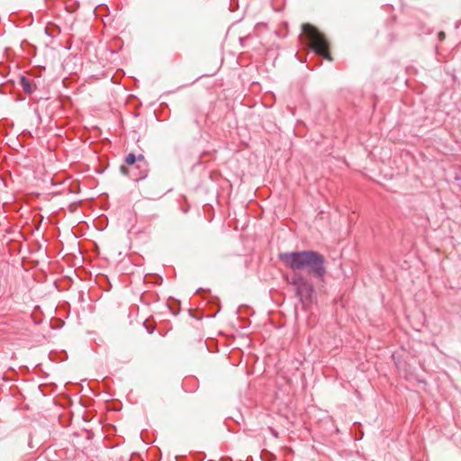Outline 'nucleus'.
Instances as JSON below:
<instances>
[{
	"label": "nucleus",
	"mask_w": 461,
	"mask_h": 461,
	"mask_svg": "<svg viewBox=\"0 0 461 461\" xmlns=\"http://www.w3.org/2000/svg\"><path fill=\"white\" fill-rule=\"evenodd\" d=\"M286 281L295 287L296 294L302 302L312 300L314 293L313 285L300 274H294L291 277H286Z\"/></svg>",
	"instance_id": "obj_3"
},
{
	"label": "nucleus",
	"mask_w": 461,
	"mask_h": 461,
	"mask_svg": "<svg viewBox=\"0 0 461 461\" xmlns=\"http://www.w3.org/2000/svg\"><path fill=\"white\" fill-rule=\"evenodd\" d=\"M303 32L310 41L311 48L319 55L330 60L329 43L324 35L311 24H303Z\"/></svg>",
	"instance_id": "obj_2"
},
{
	"label": "nucleus",
	"mask_w": 461,
	"mask_h": 461,
	"mask_svg": "<svg viewBox=\"0 0 461 461\" xmlns=\"http://www.w3.org/2000/svg\"><path fill=\"white\" fill-rule=\"evenodd\" d=\"M438 37L440 40H443L445 38V33L443 32H439Z\"/></svg>",
	"instance_id": "obj_6"
},
{
	"label": "nucleus",
	"mask_w": 461,
	"mask_h": 461,
	"mask_svg": "<svg viewBox=\"0 0 461 461\" xmlns=\"http://www.w3.org/2000/svg\"><path fill=\"white\" fill-rule=\"evenodd\" d=\"M284 266L293 271L308 270L315 276L323 280L326 274L324 258L312 250L284 252L278 255Z\"/></svg>",
	"instance_id": "obj_1"
},
{
	"label": "nucleus",
	"mask_w": 461,
	"mask_h": 461,
	"mask_svg": "<svg viewBox=\"0 0 461 461\" xmlns=\"http://www.w3.org/2000/svg\"><path fill=\"white\" fill-rule=\"evenodd\" d=\"M20 84L23 89L24 92L31 94L33 91V86L30 83L29 79H27L25 77H21Z\"/></svg>",
	"instance_id": "obj_4"
},
{
	"label": "nucleus",
	"mask_w": 461,
	"mask_h": 461,
	"mask_svg": "<svg viewBox=\"0 0 461 461\" xmlns=\"http://www.w3.org/2000/svg\"><path fill=\"white\" fill-rule=\"evenodd\" d=\"M137 159L142 161V160H144V156L140 155L138 158H136L134 154L130 153L127 155L125 161L128 165H133Z\"/></svg>",
	"instance_id": "obj_5"
}]
</instances>
